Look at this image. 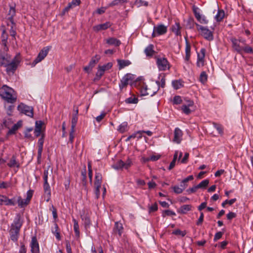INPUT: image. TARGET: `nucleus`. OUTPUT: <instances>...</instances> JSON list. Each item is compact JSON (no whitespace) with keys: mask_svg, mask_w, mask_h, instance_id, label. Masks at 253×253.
Wrapping results in <instances>:
<instances>
[{"mask_svg":"<svg viewBox=\"0 0 253 253\" xmlns=\"http://www.w3.org/2000/svg\"><path fill=\"white\" fill-rule=\"evenodd\" d=\"M21 61L19 54L15 55L11 60V56L8 54H2L0 52V65L5 67V71L8 75L13 74L16 70Z\"/></svg>","mask_w":253,"mask_h":253,"instance_id":"nucleus-1","label":"nucleus"},{"mask_svg":"<svg viewBox=\"0 0 253 253\" xmlns=\"http://www.w3.org/2000/svg\"><path fill=\"white\" fill-rule=\"evenodd\" d=\"M23 225L21 215L18 213L16 215L9 230L10 239L14 243H17L20 235V230Z\"/></svg>","mask_w":253,"mask_h":253,"instance_id":"nucleus-2","label":"nucleus"},{"mask_svg":"<svg viewBox=\"0 0 253 253\" xmlns=\"http://www.w3.org/2000/svg\"><path fill=\"white\" fill-rule=\"evenodd\" d=\"M0 96L3 100L10 103H15L17 99L15 91L6 85H3L0 88Z\"/></svg>","mask_w":253,"mask_h":253,"instance_id":"nucleus-3","label":"nucleus"},{"mask_svg":"<svg viewBox=\"0 0 253 253\" xmlns=\"http://www.w3.org/2000/svg\"><path fill=\"white\" fill-rule=\"evenodd\" d=\"M168 31V26L163 24H159L155 26L153 28V31L152 34V38L157 36L165 35Z\"/></svg>","mask_w":253,"mask_h":253,"instance_id":"nucleus-4","label":"nucleus"},{"mask_svg":"<svg viewBox=\"0 0 253 253\" xmlns=\"http://www.w3.org/2000/svg\"><path fill=\"white\" fill-rule=\"evenodd\" d=\"M196 26L198 31L201 32V35L206 39L209 41H211L213 39L212 32L207 27H203L198 24H196Z\"/></svg>","mask_w":253,"mask_h":253,"instance_id":"nucleus-5","label":"nucleus"},{"mask_svg":"<svg viewBox=\"0 0 253 253\" xmlns=\"http://www.w3.org/2000/svg\"><path fill=\"white\" fill-rule=\"evenodd\" d=\"M17 108L20 112L32 118L33 117L34 111L33 108L32 106H29L21 103L18 106Z\"/></svg>","mask_w":253,"mask_h":253,"instance_id":"nucleus-6","label":"nucleus"},{"mask_svg":"<svg viewBox=\"0 0 253 253\" xmlns=\"http://www.w3.org/2000/svg\"><path fill=\"white\" fill-rule=\"evenodd\" d=\"M16 205V197L9 199L6 196L0 194V206H14Z\"/></svg>","mask_w":253,"mask_h":253,"instance_id":"nucleus-7","label":"nucleus"},{"mask_svg":"<svg viewBox=\"0 0 253 253\" xmlns=\"http://www.w3.org/2000/svg\"><path fill=\"white\" fill-rule=\"evenodd\" d=\"M134 79L133 75L131 74H126L121 79L119 84V87L120 90H122L124 87L131 82Z\"/></svg>","mask_w":253,"mask_h":253,"instance_id":"nucleus-8","label":"nucleus"},{"mask_svg":"<svg viewBox=\"0 0 253 253\" xmlns=\"http://www.w3.org/2000/svg\"><path fill=\"white\" fill-rule=\"evenodd\" d=\"M206 50L204 48L201 49L200 52H197V60L196 65L198 67H201L205 65V57Z\"/></svg>","mask_w":253,"mask_h":253,"instance_id":"nucleus-9","label":"nucleus"},{"mask_svg":"<svg viewBox=\"0 0 253 253\" xmlns=\"http://www.w3.org/2000/svg\"><path fill=\"white\" fill-rule=\"evenodd\" d=\"M157 64L160 71H166L169 69V64L168 60L165 58H160L157 60Z\"/></svg>","mask_w":253,"mask_h":253,"instance_id":"nucleus-10","label":"nucleus"},{"mask_svg":"<svg viewBox=\"0 0 253 253\" xmlns=\"http://www.w3.org/2000/svg\"><path fill=\"white\" fill-rule=\"evenodd\" d=\"M49 48L48 47H45L43 48H42L41 51L38 54V56L36 57V58L34 60V61L33 62V64L34 65H35L39 62L42 61L47 55L48 51H49Z\"/></svg>","mask_w":253,"mask_h":253,"instance_id":"nucleus-11","label":"nucleus"},{"mask_svg":"<svg viewBox=\"0 0 253 253\" xmlns=\"http://www.w3.org/2000/svg\"><path fill=\"white\" fill-rule=\"evenodd\" d=\"M199 8L196 6H193V11L194 15L197 20L202 24H208V20L205 15H201L200 12L198 11Z\"/></svg>","mask_w":253,"mask_h":253,"instance_id":"nucleus-12","label":"nucleus"},{"mask_svg":"<svg viewBox=\"0 0 253 253\" xmlns=\"http://www.w3.org/2000/svg\"><path fill=\"white\" fill-rule=\"evenodd\" d=\"M30 247L32 253H40L39 244L36 236L32 238Z\"/></svg>","mask_w":253,"mask_h":253,"instance_id":"nucleus-13","label":"nucleus"},{"mask_svg":"<svg viewBox=\"0 0 253 253\" xmlns=\"http://www.w3.org/2000/svg\"><path fill=\"white\" fill-rule=\"evenodd\" d=\"M232 42V46L233 49L239 53H242L243 52V47L240 44V41L237 39L232 38L230 39Z\"/></svg>","mask_w":253,"mask_h":253,"instance_id":"nucleus-14","label":"nucleus"},{"mask_svg":"<svg viewBox=\"0 0 253 253\" xmlns=\"http://www.w3.org/2000/svg\"><path fill=\"white\" fill-rule=\"evenodd\" d=\"M44 123L42 121H37L35 123V128L34 129V134L36 137H39L43 133L42 126Z\"/></svg>","mask_w":253,"mask_h":253,"instance_id":"nucleus-15","label":"nucleus"},{"mask_svg":"<svg viewBox=\"0 0 253 253\" xmlns=\"http://www.w3.org/2000/svg\"><path fill=\"white\" fill-rule=\"evenodd\" d=\"M113 232L115 234H118L119 237H121L124 232L123 224L120 222H116L113 228Z\"/></svg>","mask_w":253,"mask_h":253,"instance_id":"nucleus-16","label":"nucleus"},{"mask_svg":"<svg viewBox=\"0 0 253 253\" xmlns=\"http://www.w3.org/2000/svg\"><path fill=\"white\" fill-rule=\"evenodd\" d=\"M44 134L42 133L41 137L38 140V159H40L42 157V153L43 149V145L44 143Z\"/></svg>","mask_w":253,"mask_h":253,"instance_id":"nucleus-17","label":"nucleus"},{"mask_svg":"<svg viewBox=\"0 0 253 253\" xmlns=\"http://www.w3.org/2000/svg\"><path fill=\"white\" fill-rule=\"evenodd\" d=\"M112 24L110 22H106L105 23L99 24L93 27V30L95 32H98L101 30H105L110 28Z\"/></svg>","mask_w":253,"mask_h":253,"instance_id":"nucleus-18","label":"nucleus"},{"mask_svg":"<svg viewBox=\"0 0 253 253\" xmlns=\"http://www.w3.org/2000/svg\"><path fill=\"white\" fill-rule=\"evenodd\" d=\"M182 131L178 127L175 128L174 132L173 141L179 143L181 141Z\"/></svg>","mask_w":253,"mask_h":253,"instance_id":"nucleus-19","label":"nucleus"},{"mask_svg":"<svg viewBox=\"0 0 253 253\" xmlns=\"http://www.w3.org/2000/svg\"><path fill=\"white\" fill-rule=\"evenodd\" d=\"M158 91V88H155V89L153 90L152 92H148V87L146 85H143L141 89V94L143 96L150 95L152 96L155 94Z\"/></svg>","mask_w":253,"mask_h":253,"instance_id":"nucleus-20","label":"nucleus"},{"mask_svg":"<svg viewBox=\"0 0 253 253\" xmlns=\"http://www.w3.org/2000/svg\"><path fill=\"white\" fill-rule=\"evenodd\" d=\"M186 39L185 43V56L184 60L186 62H189L191 56V45L188 40Z\"/></svg>","mask_w":253,"mask_h":253,"instance_id":"nucleus-21","label":"nucleus"},{"mask_svg":"<svg viewBox=\"0 0 253 253\" xmlns=\"http://www.w3.org/2000/svg\"><path fill=\"white\" fill-rule=\"evenodd\" d=\"M15 13H16V10H15V6H14V7L10 6L9 10L8 11V15L9 16V17H8V19L9 20V21H10L11 24L12 25L15 24L14 22V19H13V18L15 15Z\"/></svg>","mask_w":253,"mask_h":253,"instance_id":"nucleus-22","label":"nucleus"},{"mask_svg":"<svg viewBox=\"0 0 253 253\" xmlns=\"http://www.w3.org/2000/svg\"><path fill=\"white\" fill-rule=\"evenodd\" d=\"M43 189H44L45 195V196L47 197V199L46 200V201L47 202H48L50 200V196H51L50 187L48 182H46V183L44 182Z\"/></svg>","mask_w":253,"mask_h":253,"instance_id":"nucleus-23","label":"nucleus"},{"mask_svg":"<svg viewBox=\"0 0 253 253\" xmlns=\"http://www.w3.org/2000/svg\"><path fill=\"white\" fill-rule=\"evenodd\" d=\"M7 166L10 168L16 167L19 168L20 167L19 163L16 160V157L13 155L10 159L9 162L7 163Z\"/></svg>","mask_w":253,"mask_h":253,"instance_id":"nucleus-24","label":"nucleus"},{"mask_svg":"<svg viewBox=\"0 0 253 253\" xmlns=\"http://www.w3.org/2000/svg\"><path fill=\"white\" fill-rule=\"evenodd\" d=\"M154 45L150 44L145 49L144 52L147 56L152 57L155 53Z\"/></svg>","mask_w":253,"mask_h":253,"instance_id":"nucleus-25","label":"nucleus"},{"mask_svg":"<svg viewBox=\"0 0 253 253\" xmlns=\"http://www.w3.org/2000/svg\"><path fill=\"white\" fill-rule=\"evenodd\" d=\"M117 62L119 65V70H121L131 64V62L128 60L118 59Z\"/></svg>","mask_w":253,"mask_h":253,"instance_id":"nucleus-26","label":"nucleus"},{"mask_svg":"<svg viewBox=\"0 0 253 253\" xmlns=\"http://www.w3.org/2000/svg\"><path fill=\"white\" fill-rule=\"evenodd\" d=\"M106 43L116 46H119L121 44V41L115 38H110L107 39Z\"/></svg>","mask_w":253,"mask_h":253,"instance_id":"nucleus-27","label":"nucleus"},{"mask_svg":"<svg viewBox=\"0 0 253 253\" xmlns=\"http://www.w3.org/2000/svg\"><path fill=\"white\" fill-rule=\"evenodd\" d=\"M160 81H157L156 82V84H157V86L155 88H158V90L159 89L160 87L164 88L166 84V79L165 76H160L159 77Z\"/></svg>","mask_w":253,"mask_h":253,"instance_id":"nucleus-28","label":"nucleus"},{"mask_svg":"<svg viewBox=\"0 0 253 253\" xmlns=\"http://www.w3.org/2000/svg\"><path fill=\"white\" fill-rule=\"evenodd\" d=\"M54 227L52 229V233L55 236L56 238L58 240H61V237L59 232V229L57 224L54 221Z\"/></svg>","mask_w":253,"mask_h":253,"instance_id":"nucleus-29","label":"nucleus"},{"mask_svg":"<svg viewBox=\"0 0 253 253\" xmlns=\"http://www.w3.org/2000/svg\"><path fill=\"white\" fill-rule=\"evenodd\" d=\"M17 202L18 206L20 208H24L29 204V202L26 201V199H23L20 196L16 198V202Z\"/></svg>","mask_w":253,"mask_h":253,"instance_id":"nucleus-30","label":"nucleus"},{"mask_svg":"<svg viewBox=\"0 0 253 253\" xmlns=\"http://www.w3.org/2000/svg\"><path fill=\"white\" fill-rule=\"evenodd\" d=\"M180 29L181 27L179 23H175V24L171 27L172 32L174 33L176 36L181 35Z\"/></svg>","mask_w":253,"mask_h":253,"instance_id":"nucleus-31","label":"nucleus"},{"mask_svg":"<svg viewBox=\"0 0 253 253\" xmlns=\"http://www.w3.org/2000/svg\"><path fill=\"white\" fill-rule=\"evenodd\" d=\"M224 16V11L222 9H218L217 14L215 16V19L217 22H220L223 20Z\"/></svg>","mask_w":253,"mask_h":253,"instance_id":"nucleus-32","label":"nucleus"},{"mask_svg":"<svg viewBox=\"0 0 253 253\" xmlns=\"http://www.w3.org/2000/svg\"><path fill=\"white\" fill-rule=\"evenodd\" d=\"M102 182V176L99 172H96L95 176V186H101Z\"/></svg>","mask_w":253,"mask_h":253,"instance_id":"nucleus-33","label":"nucleus"},{"mask_svg":"<svg viewBox=\"0 0 253 253\" xmlns=\"http://www.w3.org/2000/svg\"><path fill=\"white\" fill-rule=\"evenodd\" d=\"M193 179L194 177L192 175L188 176L187 177L182 180L180 183V187L183 188V189H185L188 186L187 182L189 181L193 180Z\"/></svg>","mask_w":253,"mask_h":253,"instance_id":"nucleus-34","label":"nucleus"},{"mask_svg":"<svg viewBox=\"0 0 253 253\" xmlns=\"http://www.w3.org/2000/svg\"><path fill=\"white\" fill-rule=\"evenodd\" d=\"M192 206L190 205H184L182 206L178 210L179 213L185 214L187 211L191 210Z\"/></svg>","mask_w":253,"mask_h":253,"instance_id":"nucleus-35","label":"nucleus"},{"mask_svg":"<svg viewBox=\"0 0 253 253\" xmlns=\"http://www.w3.org/2000/svg\"><path fill=\"white\" fill-rule=\"evenodd\" d=\"M73 222H74V230L76 235V236L78 238L80 237V229H79V225L78 224V221L75 219H73Z\"/></svg>","mask_w":253,"mask_h":253,"instance_id":"nucleus-36","label":"nucleus"},{"mask_svg":"<svg viewBox=\"0 0 253 253\" xmlns=\"http://www.w3.org/2000/svg\"><path fill=\"white\" fill-rule=\"evenodd\" d=\"M112 167L115 169H120L123 168L125 169L124 167V162L122 160H120L118 162H117L114 165H113Z\"/></svg>","mask_w":253,"mask_h":253,"instance_id":"nucleus-37","label":"nucleus"},{"mask_svg":"<svg viewBox=\"0 0 253 253\" xmlns=\"http://www.w3.org/2000/svg\"><path fill=\"white\" fill-rule=\"evenodd\" d=\"M127 123L126 122H123L119 126L118 130L121 133H124L127 131Z\"/></svg>","mask_w":253,"mask_h":253,"instance_id":"nucleus-38","label":"nucleus"},{"mask_svg":"<svg viewBox=\"0 0 253 253\" xmlns=\"http://www.w3.org/2000/svg\"><path fill=\"white\" fill-rule=\"evenodd\" d=\"M172 85L175 89H178L183 86L182 82L181 80H175L172 81Z\"/></svg>","mask_w":253,"mask_h":253,"instance_id":"nucleus-39","label":"nucleus"},{"mask_svg":"<svg viewBox=\"0 0 253 253\" xmlns=\"http://www.w3.org/2000/svg\"><path fill=\"white\" fill-rule=\"evenodd\" d=\"M138 101V98L135 96H131L125 99L126 104H136Z\"/></svg>","mask_w":253,"mask_h":253,"instance_id":"nucleus-40","label":"nucleus"},{"mask_svg":"<svg viewBox=\"0 0 253 253\" xmlns=\"http://www.w3.org/2000/svg\"><path fill=\"white\" fill-rule=\"evenodd\" d=\"M209 183V179H205L201 181L199 184L197 185V187L199 188L205 189Z\"/></svg>","mask_w":253,"mask_h":253,"instance_id":"nucleus-41","label":"nucleus"},{"mask_svg":"<svg viewBox=\"0 0 253 253\" xmlns=\"http://www.w3.org/2000/svg\"><path fill=\"white\" fill-rule=\"evenodd\" d=\"M100 57L98 55H95L94 57H92L89 63V65L91 66L92 68L95 66V65L98 62Z\"/></svg>","mask_w":253,"mask_h":253,"instance_id":"nucleus-42","label":"nucleus"},{"mask_svg":"<svg viewBox=\"0 0 253 253\" xmlns=\"http://www.w3.org/2000/svg\"><path fill=\"white\" fill-rule=\"evenodd\" d=\"M33 128L32 127L27 128L24 131V137L27 139H31L32 138L31 132L32 131Z\"/></svg>","mask_w":253,"mask_h":253,"instance_id":"nucleus-43","label":"nucleus"},{"mask_svg":"<svg viewBox=\"0 0 253 253\" xmlns=\"http://www.w3.org/2000/svg\"><path fill=\"white\" fill-rule=\"evenodd\" d=\"M207 75L206 73L204 71L202 72L200 76V81L203 84H204L207 81Z\"/></svg>","mask_w":253,"mask_h":253,"instance_id":"nucleus-44","label":"nucleus"},{"mask_svg":"<svg viewBox=\"0 0 253 253\" xmlns=\"http://www.w3.org/2000/svg\"><path fill=\"white\" fill-rule=\"evenodd\" d=\"M158 210V205L155 203L151 206H148V212L149 213L156 211Z\"/></svg>","mask_w":253,"mask_h":253,"instance_id":"nucleus-45","label":"nucleus"},{"mask_svg":"<svg viewBox=\"0 0 253 253\" xmlns=\"http://www.w3.org/2000/svg\"><path fill=\"white\" fill-rule=\"evenodd\" d=\"M113 64L111 62H109L103 66H99L98 67L101 69L104 72L105 71L110 69L112 67Z\"/></svg>","mask_w":253,"mask_h":253,"instance_id":"nucleus-46","label":"nucleus"},{"mask_svg":"<svg viewBox=\"0 0 253 253\" xmlns=\"http://www.w3.org/2000/svg\"><path fill=\"white\" fill-rule=\"evenodd\" d=\"M82 219L84 221V224L85 228H89L91 225V221L90 218L88 216H85L84 218H83Z\"/></svg>","mask_w":253,"mask_h":253,"instance_id":"nucleus-47","label":"nucleus"},{"mask_svg":"<svg viewBox=\"0 0 253 253\" xmlns=\"http://www.w3.org/2000/svg\"><path fill=\"white\" fill-rule=\"evenodd\" d=\"M78 120V117L76 115H73L72 119V125L71 128L73 129H75L77 122Z\"/></svg>","mask_w":253,"mask_h":253,"instance_id":"nucleus-48","label":"nucleus"},{"mask_svg":"<svg viewBox=\"0 0 253 253\" xmlns=\"http://www.w3.org/2000/svg\"><path fill=\"white\" fill-rule=\"evenodd\" d=\"M104 72L98 67L97 72L96 73V77L94 79V80H99L104 75Z\"/></svg>","mask_w":253,"mask_h":253,"instance_id":"nucleus-49","label":"nucleus"},{"mask_svg":"<svg viewBox=\"0 0 253 253\" xmlns=\"http://www.w3.org/2000/svg\"><path fill=\"white\" fill-rule=\"evenodd\" d=\"M181 110L184 114L186 115H189L191 113V110L189 108V107L185 104L181 106Z\"/></svg>","mask_w":253,"mask_h":253,"instance_id":"nucleus-50","label":"nucleus"},{"mask_svg":"<svg viewBox=\"0 0 253 253\" xmlns=\"http://www.w3.org/2000/svg\"><path fill=\"white\" fill-rule=\"evenodd\" d=\"M19 126L18 124H14L11 129H10L8 132L9 134H13L15 133V131L18 129Z\"/></svg>","mask_w":253,"mask_h":253,"instance_id":"nucleus-51","label":"nucleus"},{"mask_svg":"<svg viewBox=\"0 0 253 253\" xmlns=\"http://www.w3.org/2000/svg\"><path fill=\"white\" fill-rule=\"evenodd\" d=\"M236 201V198H234V199H232L230 200H226L225 201H224L221 204L222 206L223 207H225V205L226 204H229V205H232V204H233Z\"/></svg>","mask_w":253,"mask_h":253,"instance_id":"nucleus-52","label":"nucleus"},{"mask_svg":"<svg viewBox=\"0 0 253 253\" xmlns=\"http://www.w3.org/2000/svg\"><path fill=\"white\" fill-rule=\"evenodd\" d=\"M244 52L246 53H253V48L248 45H246L243 47V52Z\"/></svg>","mask_w":253,"mask_h":253,"instance_id":"nucleus-53","label":"nucleus"},{"mask_svg":"<svg viewBox=\"0 0 253 253\" xmlns=\"http://www.w3.org/2000/svg\"><path fill=\"white\" fill-rule=\"evenodd\" d=\"M1 42L2 44L6 46V44L7 42V35L5 33V31L3 30L2 34H1Z\"/></svg>","mask_w":253,"mask_h":253,"instance_id":"nucleus-54","label":"nucleus"},{"mask_svg":"<svg viewBox=\"0 0 253 253\" xmlns=\"http://www.w3.org/2000/svg\"><path fill=\"white\" fill-rule=\"evenodd\" d=\"M126 0H114L109 4V6L117 5L120 3L125 2Z\"/></svg>","mask_w":253,"mask_h":253,"instance_id":"nucleus-55","label":"nucleus"},{"mask_svg":"<svg viewBox=\"0 0 253 253\" xmlns=\"http://www.w3.org/2000/svg\"><path fill=\"white\" fill-rule=\"evenodd\" d=\"M172 188L173 189V191L174 192V193H175L176 194L182 193L183 191V190L184 189H183V188H182L181 187H179L178 186H173L172 187Z\"/></svg>","mask_w":253,"mask_h":253,"instance_id":"nucleus-56","label":"nucleus"},{"mask_svg":"<svg viewBox=\"0 0 253 253\" xmlns=\"http://www.w3.org/2000/svg\"><path fill=\"white\" fill-rule=\"evenodd\" d=\"M173 104H180L182 102V99L180 96L176 95L173 97Z\"/></svg>","mask_w":253,"mask_h":253,"instance_id":"nucleus-57","label":"nucleus"},{"mask_svg":"<svg viewBox=\"0 0 253 253\" xmlns=\"http://www.w3.org/2000/svg\"><path fill=\"white\" fill-rule=\"evenodd\" d=\"M132 162L131 159L128 158L126 162H124V167L125 169H128L131 167Z\"/></svg>","mask_w":253,"mask_h":253,"instance_id":"nucleus-58","label":"nucleus"},{"mask_svg":"<svg viewBox=\"0 0 253 253\" xmlns=\"http://www.w3.org/2000/svg\"><path fill=\"white\" fill-rule=\"evenodd\" d=\"M75 131V129H73L72 128H71L70 134H69V142H70L71 143H73L74 138V133Z\"/></svg>","mask_w":253,"mask_h":253,"instance_id":"nucleus-59","label":"nucleus"},{"mask_svg":"<svg viewBox=\"0 0 253 253\" xmlns=\"http://www.w3.org/2000/svg\"><path fill=\"white\" fill-rule=\"evenodd\" d=\"M213 126L214 128L218 131L219 134L223 133V127L221 125L214 123Z\"/></svg>","mask_w":253,"mask_h":253,"instance_id":"nucleus-60","label":"nucleus"},{"mask_svg":"<svg viewBox=\"0 0 253 253\" xmlns=\"http://www.w3.org/2000/svg\"><path fill=\"white\" fill-rule=\"evenodd\" d=\"M33 193H34V191L33 190H29L27 191V197H26V201H28V202H30L32 198V196H33Z\"/></svg>","mask_w":253,"mask_h":253,"instance_id":"nucleus-61","label":"nucleus"},{"mask_svg":"<svg viewBox=\"0 0 253 253\" xmlns=\"http://www.w3.org/2000/svg\"><path fill=\"white\" fill-rule=\"evenodd\" d=\"M172 233L176 235H181L182 237H184L186 235V232L185 231H182L179 229H176L173 231Z\"/></svg>","mask_w":253,"mask_h":253,"instance_id":"nucleus-62","label":"nucleus"},{"mask_svg":"<svg viewBox=\"0 0 253 253\" xmlns=\"http://www.w3.org/2000/svg\"><path fill=\"white\" fill-rule=\"evenodd\" d=\"M198 189H199V188L197 187V185H196L192 188H190L187 189L186 192L188 193V194H190L191 193L196 192Z\"/></svg>","mask_w":253,"mask_h":253,"instance_id":"nucleus-63","label":"nucleus"},{"mask_svg":"<svg viewBox=\"0 0 253 253\" xmlns=\"http://www.w3.org/2000/svg\"><path fill=\"white\" fill-rule=\"evenodd\" d=\"M50 210L52 211L53 217L55 221L58 217L56 209L53 205H52Z\"/></svg>","mask_w":253,"mask_h":253,"instance_id":"nucleus-64","label":"nucleus"}]
</instances>
